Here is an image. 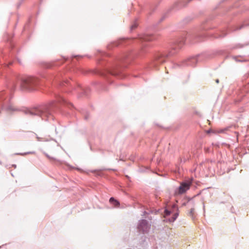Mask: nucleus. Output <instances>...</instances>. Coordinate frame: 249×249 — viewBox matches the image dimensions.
Segmentation results:
<instances>
[{"label": "nucleus", "mask_w": 249, "mask_h": 249, "mask_svg": "<svg viewBox=\"0 0 249 249\" xmlns=\"http://www.w3.org/2000/svg\"><path fill=\"white\" fill-rule=\"evenodd\" d=\"M56 100L48 103L39 105L32 108H25L21 111L28 117L36 121L53 120L54 114L58 112L64 113L59 105L66 106L70 109L74 107L72 104L59 95H55Z\"/></svg>", "instance_id": "f257e3e1"}, {"label": "nucleus", "mask_w": 249, "mask_h": 249, "mask_svg": "<svg viewBox=\"0 0 249 249\" xmlns=\"http://www.w3.org/2000/svg\"><path fill=\"white\" fill-rule=\"evenodd\" d=\"M187 38L186 33L177 38L171 46V50L168 53H159L155 55V60L162 63L165 59L175 54L184 45Z\"/></svg>", "instance_id": "f03ea898"}, {"label": "nucleus", "mask_w": 249, "mask_h": 249, "mask_svg": "<svg viewBox=\"0 0 249 249\" xmlns=\"http://www.w3.org/2000/svg\"><path fill=\"white\" fill-rule=\"evenodd\" d=\"M17 83L20 88L24 90L32 91L36 90V87L38 85L39 80L37 78L32 76H17Z\"/></svg>", "instance_id": "7ed1b4c3"}, {"label": "nucleus", "mask_w": 249, "mask_h": 249, "mask_svg": "<svg viewBox=\"0 0 249 249\" xmlns=\"http://www.w3.org/2000/svg\"><path fill=\"white\" fill-rule=\"evenodd\" d=\"M63 74L61 73L58 74L56 76L54 77V78L56 81H58L59 83V85L62 88H64V87H67L69 88V89L66 91H71V89L75 90L79 94H83L85 95H88V92L89 91V88L84 89L80 85H77L76 88H73L72 85L71 83L67 79H63L61 80V78H62Z\"/></svg>", "instance_id": "20e7f679"}, {"label": "nucleus", "mask_w": 249, "mask_h": 249, "mask_svg": "<svg viewBox=\"0 0 249 249\" xmlns=\"http://www.w3.org/2000/svg\"><path fill=\"white\" fill-rule=\"evenodd\" d=\"M11 97L9 93L4 92H0V107L8 112L18 111V109L14 107L10 100Z\"/></svg>", "instance_id": "39448f33"}, {"label": "nucleus", "mask_w": 249, "mask_h": 249, "mask_svg": "<svg viewBox=\"0 0 249 249\" xmlns=\"http://www.w3.org/2000/svg\"><path fill=\"white\" fill-rule=\"evenodd\" d=\"M203 58V54L191 56L182 61L179 65L174 64V67L194 66L197 63L202 61Z\"/></svg>", "instance_id": "423d86ee"}, {"label": "nucleus", "mask_w": 249, "mask_h": 249, "mask_svg": "<svg viewBox=\"0 0 249 249\" xmlns=\"http://www.w3.org/2000/svg\"><path fill=\"white\" fill-rule=\"evenodd\" d=\"M150 226L146 220L141 219L138 222L137 228L140 232L144 233L149 231Z\"/></svg>", "instance_id": "0eeeda50"}, {"label": "nucleus", "mask_w": 249, "mask_h": 249, "mask_svg": "<svg viewBox=\"0 0 249 249\" xmlns=\"http://www.w3.org/2000/svg\"><path fill=\"white\" fill-rule=\"evenodd\" d=\"M191 182L190 181H183L180 183L178 188V192L179 194H183L190 189Z\"/></svg>", "instance_id": "6e6552de"}, {"label": "nucleus", "mask_w": 249, "mask_h": 249, "mask_svg": "<svg viewBox=\"0 0 249 249\" xmlns=\"http://www.w3.org/2000/svg\"><path fill=\"white\" fill-rule=\"evenodd\" d=\"M155 39V37L151 35L144 34L140 35L139 36V40L143 43V42L151 41Z\"/></svg>", "instance_id": "1a4fd4ad"}, {"label": "nucleus", "mask_w": 249, "mask_h": 249, "mask_svg": "<svg viewBox=\"0 0 249 249\" xmlns=\"http://www.w3.org/2000/svg\"><path fill=\"white\" fill-rule=\"evenodd\" d=\"M118 69V67L115 66L112 69H109L107 70L108 73L113 75H118L121 73V71L120 70Z\"/></svg>", "instance_id": "9d476101"}, {"label": "nucleus", "mask_w": 249, "mask_h": 249, "mask_svg": "<svg viewBox=\"0 0 249 249\" xmlns=\"http://www.w3.org/2000/svg\"><path fill=\"white\" fill-rule=\"evenodd\" d=\"M109 202L116 207H118L120 205L119 201L117 199H115L113 197H111L110 198Z\"/></svg>", "instance_id": "9b49d317"}, {"label": "nucleus", "mask_w": 249, "mask_h": 249, "mask_svg": "<svg viewBox=\"0 0 249 249\" xmlns=\"http://www.w3.org/2000/svg\"><path fill=\"white\" fill-rule=\"evenodd\" d=\"M178 216V212L175 213L172 216L171 218H169L168 220L170 222H174L176 219L177 218Z\"/></svg>", "instance_id": "f8f14e48"}, {"label": "nucleus", "mask_w": 249, "mask_h": 249, "mask_svg": "<svg viewBox=\"0 0 249 249\" xmlns=\"http://www.w3.org/2000/svg\"><path fill=\"white\" fill-rule=\"evenodd\" d=\"M232 126H233L232 125H230V126H229L227 127H225L224 128L220 129L218 130V133H225L226 131L229 130V129Z\"/></svg>", "instance_id": "ddd939ff"}, {"label": "nucleus", "mask_w": 249, "mask_h": 249, "mask_svg": "<svg viewBox=\"0 0 249 249\" xmlns=\"http://www.w3.org/2000/svg\"><path fill=\"white\" fill-rule=\"evenodd\" d=\"M192 0H182L180 2V6H186L188 3L191 1Z\"/></svg>", "instance_id": "4468645a"}, {"label": "nucleus", "mask_w": 249, "mask_h": 249, "mask_svg": "<svg viewBox=\"0 0 249 249\" xmlns=\"http://www.w3.org/2000/svg\"><path fill=\"white\" fill-rule=\"evenodd\" d=\"M138 24L137 23L136 21H134V23L132 24V25L130 27V30L132 31L136 29L137 27Z\"/></svg>", "instance_id": "2eb2a0df"}, {"label": "nucleus", "mask_w": 249, "mask_h": 249, "mask_svg": "<svg viewBox=\"0 0 249 249\" xmlns=\"http://www.w3.org/2000/svg\"><path fill=\"white\" fill-rule=\"evenodd\" d=\"M171 213V211L166 209H165L164 211V216H169L170 215Z\"/></svg>", "instance_id": "dca6fc26"}, {"label": "nucleus", "mask_w": 249, "mask_h": 249, "mask_svg": "<svg viewBox=\"0 0 249 249\" xmlns=\"http://www.w3.org/2000/svg\"><path fill=\"white\" fill-rule=\"evenodd\" d=\"M35 151H32V152H28L24 153H16L15 154L16 155H25L28 154H35Z\"/></svg>", "instance_id": "f3484780"}, {"label": "nucleus", "mask_w": 249, "mask_h": 249, "mask_svg": "<svg viewBox=\"0 0 249 249\" xmlns=\"http://www.w3.org/2000/svg\"><path fill=\"white\" fill-rule=\"evenodd\" d=\"M227 32L225 31H223L222 32V33L220 35H219L218 37H224L225 36H226V35H227Z\"/></svg>", "instance_id": "a211bd4d"}, {"label": "nucleus", "mask_w": 249, "mask_h": 249, "mask_svg": "<svg viewBox=\"0 0 249 249\" xmlns=\"http://www.w3.org/2000/svg\"><path fill=\"white\" fill-rule=\"evenodd\" d=\"M124 39H122L120 41H117V42H113V45L114 46H117L119 45L121 41H122V40H124Z\"/></svg>", "instance_id": "6ab92c4d"}, {"label": "nucleus", "mask_w": 249, "mask_h": 249, "mask_svg": "<svg viewBox=\"0 0 249 249\" xmlns=\"http://www.w3.org/2000/svg\"><path fill=\"white\" fill-rule=\"evenodd\" d=\"M172 208L173 210H178V208L176 204H173L172 205Z\"/></svg>", "instance_id": "aec40b11"}, {"label": "nucleus", "mask_w": 249, "mask_h": 249, "mask_svg": "<svg viewBox=\"0 0 249 249\" xmlns=\"http://www.w3.org/2000/svg\"><path fill=\"white\" fill-rule=\"evenodd\" d=\"M44 154H45V155L49 159H53V158H52L48 154L46 153H44Z\"/></svg>", "instance_id": "412c9836"}, {"label": "nucleus", "mask_w": 249, "mask_h": 249, "mask_svg": "<svg viewBox=\"0 0 249 249\" xmlns=\"http://www.w3.org/2000/svg\"><path fill=\"white\" fill-rule=\"evenodd\" d=\"M244 26V25H242L241 26H240L239 27L237 28H236L235 29H234V30H240L241 29H242V28H243Z\"/></svg>", "instance_id": "4be33fe9"}, {"label": "nucleus", "mask_w": 249, "mask_h": 249, "mask_svg": "<svg viewBox=\"0 0 249 249\" xmlns=\"http://www.w3.org/2000/svg\"><path fill=\"white\" fill-rule=\"evenodd\" d=\"M206 162H207L213 163V162H215V160H207Z\"/></svg>", "instance_id": "5701e85b"}, {"label": "nucleus", "mask_w": 249, "mask_h": 249, "mask_svg": "<svg viewBox=\"0 0 249 249\" xmlns=\"http://www.w3.org/2000/svg\"><path fill=\"white\" fill-rule=\"evenodd\" d=\"M194 208H192L191 210H190V213L191 214H193V213H194Z\"/></svg>", "instance_id": "b1692460"}, {"label": "nucleus", "mask_w": 249, "mask_h": 249, "mask_svg": "<svg viewBox=\"0 0 249 249\" xmlns=\"http://www.w3.org/2000/svg\"><path fill=\"white\" fill-rule=\"evenodd\" d=\"M88 119V115L87 114L85 115V119L87 120Z\"/></svg>", "instance_id": "393cba45"}, {"label": "nucleus", "mask_w": 249, "mask_h": 249, "mask_svg": "<svg viewBox=\"0 0 249 249\" xmlns=\"http://www.w3.org/2000/svg\"><path fill=\"white\" fill-rule=\"evenodd\" d=\"M203 209L204 212H205V204H204V203H203Z\"/></svg>", "instance_id": "a878e982"}, {"label": "nucleus", "mask_w": 249, "mask_h": 249, "mask_svg": "<svg viewBox=\"0 0 249 249\" xmlns=\"http://www.w3.org/2000/svg\"><path fill=\"white\" fill-rule=\"evenodd\" d=\"M146 45H145L144 44H142V49L143 50V48L145 47Z\"/></svg>", "instance_id": "bb28decb"}, {"label": "nucleus", "mask_w": 249, "mask_h": 249, "mask_svg": "<svg viewBox=\"0 0 249 249\" xmlns=\"http://www.w3.org/2000/svg\"><path fill=\"white\" fill-rule=\"evenodd\" d=\"M126 57H127V56L126 55H125V56H124V57H123V58H121V60L122 61V60H124V59H125V58H126Z\"/></svg>", "instance_id": "cd10ccee"}, {"label": "nucleus", "mask_w": 249, "mask_h": 249, "mask_svg": "<svg viewBox=\"0 0 249 249\" xmlns=\"http://www.w3.org/2000/svg\"><path fill=\"white\" fill-rule=\"evenodd\" d=\"M215 82H216L217 83H219V80H218V79H216V81H215Z\"/></svg>", "instance_id": "c85d7f7f"}, {"label": "nucleus", "mask_w": 249, "mask_h": 249, "mask_svg": "<svg viewBox=\"0 0 249 249\" xmlns=\"http://www.w3.org/2000/svg\"><path fill=\"white\" fill-rule=\"evenodd\" d=\"M13 166H14L15 168H16V165H15V164H13Z\"/></svg>", "instance_id": "c756f323"}, {"label": "nucleus", "mask_w": 249, "mask_h": 249, "mask_svg": "<svg viewBox=\"0 0 249 249\" xmlns=\"http://www.w3.org/2000/svg\"><path fill=\"white\" fill-rule=\"evenodd\" d=\"M108 49H111V46L110 45L108 46Z\"/></svg>", "instance_id": "7c9ffc66"}, {"label": "nucleus", "mask_w": 249, "mask_h": 249, "mask_svg": "<svg viewBox=\"0 0 249 249\" xmlns=\"http://www.w3.org/2000/svg\"><path fill=\"white\" fill-rule=\"evenodd\" d=\"M126 177L128 178H129V177L128 176H126Z\"/></svg>", "instance_id": "2f4dec72"}, {"label": "nucleus", "mask_w": 249, "mask_h": 249, "mask_svg": "<svg viewBox=\"0 0 249 249\" xmlns=\"http://www.w3.org/2000/svg\"><path fill=\"white\" fill-rule=\"evenodd\" d=\"M233 58H234V59L236 61H237V60H236V57H234Z\"/></svg>", "instance_id": "473e14b6"}, {"label": "nucleus", "mask_w": 249, "mask_h": 249, "mask_svg": "<svg viewBox=\"0 0 249 249\" xmlns=\"http://www.w3.org/2000/svg\"><path fill=\"white\" fill-rule=\"evenodd\" d=\"M143 213H146V212L145 211H144V212H143Z\"/></svg>", "instance_id": "72a5a7b5"}]
</instances>
